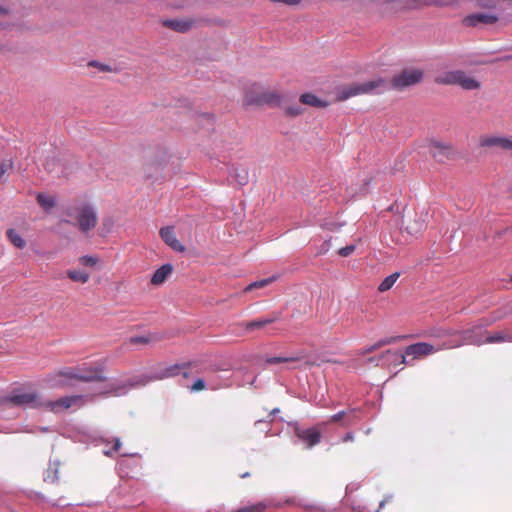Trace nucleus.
Masks as SVG:
<instances>
[{
	"label": "nucleus",
	"mask_w": 512,
	"mask_h": 512,
	"mask_svg": "<svg viewBox=\"0 0 512 512\" xmlns=\"http://www.w3.org/2000/svg\"><path fill=\"white\" fill-rule=\"evenodd\" d=\"M9 13V9L0 5V15H7Z\"/></svg>",
	"instance_id": "3c124183"
},
{
	"label": "nucleus",
	"mask_w": 512,
	"mask_h": 512,
	"mask_svg": "<svg viewBox=\"0 0 512 512\" xmlns=\"http://www.w3.org/2000/svg\"><path fill=\"white\" fill-rule=\"evenodd\" d=\"M511 282H512V275H511Z\"/></svg>",
	"instance_id": "bf43d9fd"
},
{
	"label": "nucleus",
	"mask_w": 512,
	"mask_h": 512,
	"mask_svg": "<svg viewBox=\"0 0 512 512\" xmlns=\"http://www.w3.org/2000/svg\"><path fill=\"white\" fill-rule=\"evenodd\" d=\"M355 249H356V246L354 244L347 245L343 248H340L338 250V254L342 257H348L355 251Z\"/></svg>",
	"instance_id": "37998d69"
},
{
	"label": "nucleus",
	"mask_w": 512,
	"mask_h": 512,
	"mask_svg": "<svg viewBox=\"0 0 512 512\" xmlns=\"http://www.w3.org/2000/svg\"><path fill=\"white\" fill-rule=\"evenodd\" d=\"M53 386L64 387L70 385V380L79 381L78 367H67L58 370L49 376Z\"/></svg>",
	"instance_id": "ddd939ff"
},
{
	"label": "nucleus",
	"mask_w": 512,
	"mask_h": 512,
	"mask_svg": "<svg viewBox=\"0 0 512 512\" xmlns=\"http://www.w3.org/2000/svg\"><path fill=\"white\" fill-rule=\"evenodd\" d=\"M78 373L79 381L81 382H104L107 380L104 375L103 364H83L82 366H78Z\"/></svg>",
	"instance_id": "9d476101"
},
{
	"label": "nucleus",
	"mask_w": 512,
	"mask_h": 512,
	"mask_svg": "<svg viewBox=\"0 0 512 512\" xmlns=\"http://www.w3.org/2000/svg\"><path fill=\"white\" fill-rule=\"evenodd\" d=\"M259 88V84L250 85L244 95V104L245 105H269V106H279L281 104V95L274 90L264 91L259 95H254V90Z\"/></svg>",
	"instance_id": "423d86ee"
},
{
	"label": "nucleus",
	"mask_w": 512,
	"mask_h": 512,
	"mask_svg": "<svg viewBox=\"0 0 512 512\" xmlns=\"http://www.w3.org/2000/svg\"><path fill=\"white\" fill-rule=\"evenodd\" d=\"M85 404V397L83 395H71L59 398L57 400L43 401V407L45 410L53 412L55 414L70 408H80Z\"/></svg>",
	"instance_id": "6e6552de"
},
{
	"label": "nucleus",
	"mask_w": 512,
	"mask_h": 512,
	"mask_svg": "<svg viewBox=\"0 0 512 512\" xmlns=\"http://www.w3.org/2000/svg\"><path fill=\"white\" fill-rule=\"evenodd\" d=\"M45 170L55 176L66 175V166L61 158L57 156L48 157L44 164Z\"/></svg>",
	"instance_id": "4be33fe9"
},
{
	"label": "nucleus",
	"mask_w": 512,
	"mask_h": 512,
	"mask_svg": "<svg viewBox=\"0 0 512 512\" xmlns=\"http://www.w3.org/2000/svg\"><path fill=\"white\" fill-rule=\"evenodd\" d=\"M384 13H397L422 9L427 6L445 7L450 3L444 0H374Z\"/></svg>",
	"instance_id": "f257e3e1"
},
{
	"label": "nucleus",
	"mask_w": 512,
	"mask_h": 512,
	"mask_svg": "<svg viewBox=\"0 0 512 512\" xmlns=\"http://www.w3.org/2000/svg\"><path fill=\"white\" fill-rule=\"evenodd\" d=\"M67 276L72 281L79 282V283H82V284L88 282V280L90 278L88 273L83 272V271H79V270H68L67 271Z\"/></svg>",
	"instance_id": "2f4dec72"
},
{
	"label": "nucleus",
	"mask_w": 512,
	"mask_h": 512,
	"mask_svg": "<svg viewBox=\"0 0 512 512\" xmlns=\"http://www.w3.org/2000/svg\"><path fill=\"white\" fill-rule=\"evenodd\" d=\"M397 339H398V337H388V338L380 339L379 341H377L376 343H374L372 345L358 349L355 352V354L357 356H365L367 354H370V353L382 348L383 346L395 343L397 341Z\"/></svg>",
	"instance_id": "a878e982"
},
{
	"label": "nucleus",
	"mask_w": 512,
	"mask_h": 512,
	"mask_svg": "<svg viewBox=\"0 0 512 512\" xmlns=\"http://www.w3.org/2000/svg\"><path fill=\"white\" fill-rule=\"evenodd\" d=\"M308 354L305 351H299L289 357H270L266 360L268 364H279V363H287V362H298L305 360V365L308 367H312L316 365L315 361H311L307 359Z\"/></svg>",
	"instance_id": "aec40b11"
},
{
	"label": "nucleus",
	"mask_w": 512,
	"mask_h": 512,
	"mask_svg": "<svg viewBox=\"0 0 512 512\" xmlns=\"http://www.w3.org/2000/svg\"><path fill=\"white\" fill-rule=\"evenodd\" d=\"M502 332H495L491 335H488L484 340V343H501L503 342Z\"/></svg>",
	"instance_id": "ea45409f"
},
{
	"label": "nucleus",
	"mask_w": 512,
	"mask_h": 512,
	"mask_svg": "<svg viewBox=\"0 0 512 512\" xmlns=\"http://www.w3.org/2000/svg\"><path fill=\"white\" fill-rule=\"evenodd\" d=\"M385 504H386V500H382V501L380 502V504H379V508H380V509H381V508H383Z\"/></svg>",
	"instance_id": "6e6d98bb"
},
{
	"label": "nucleus",
	"mask_w": 512,
	"mask_h": 512,
	"mask_svg": "<svg viewBox=\"0 0 512 512\" xmlns=\"http://www.w3.org/2000/svg\"><path fill=\"white\" fill-rule=\"evenodd\" d=\"M434 81L439 85H458L464 90H477L481 87L479 81L463 70L440 72L435 76Z\"/></svg>",
	"instance_id": "20e7f679"
},
{
	"label": "nucleus",
	"mask_w": 512,
	"mask_h": 512,
	"mask_svg": "<svg viewBox=\"0 0 512 512\" xmlns=\"http://www.w3.org/2000/svg\"><path fill=\"white\" fill-rule=\"evenodd\" d=\"M180 374H182V376L184 378H188L189 377V372L187 371V369L186 370H182Z\"/></svg>",
	"instance_id": "5fc2aeb1"
},
{
	"label": "nucleus",
	"mask_w": 512,
	"mask_h": 512,
	"mask_svg": "<svg viewBox=\"0 0 512 512\" xmlns=\"http://www.w3.org/2000/svg\"><path fill=\"white\" fill-rule=\"evenodd\" d=\"M37 202L45 210H49L55 206V199L44 193L37 194Z\"/></svg>",
	"instance_id": "473e14b6"
},
{
	"label": "nucleus",
	"mask_w": 512,
	"mask_h": 512,
	"mask_svg": "<svg viewBox=\"0 0 512 512\" xmlns=\"http://www.w3.org/2000/svg\"><path fill=\"white\" fill-rule=\"evenodd\" d=\"M296 436L306 443L308 448H311L318 444L321 439V434L316 428L300 429L295 430Z\"/></svg>",
	"instance_id": "6ab92c4d"
},
{
	"label": "nucleus",
	"mask_w": 512,
	"mask_h": 512,
	"mask_svg": "<svg viewBox=\"0 0 512 512\" xmlns=\"http://www.w3.org/2000/svg\"><path fill=\"white\" fill-rule=\"evenodd\" d=\"M67 214L75 219L76 225L82 233H88L94 229L98 223L97 211L90 204L84 203L75 206L70 209Z\"/></svg>",
	"instance_id": "39448f33"
},
{
	"label": "nucleus",
	"mask_w": 512,
	"mask_h": 512,
	"mask_svg": "<svg viewBox=\"0 0 512 512\" xmlns=\"http://www.w3.org/2000/svg\"><path fill=\"white\" fill-rule=\"evenodd\" d=\"M206 388V385H205V382L203 379H197L193 385L191 386L190 390L192 392H199V391H202Z\"/></svg>",
	"instance_id": "c03bdc74"
},
{
	"label": "nucleus",
	"mask_w": 512,
	"mask_h": 512,
	"mask_svg": "<svg viewBox=\"0 0 512 512\" xmlns=\"http://www.w3.org/2000/svg\"><path fill=\"white\" fill-rule=\"evenodd\" d=\"M399 277H400L399 272H394L391 275L387 276L379 284L378 291L383 293V292L390 290L393 287V285L396 283V281L398 280Z\"/></svg>",
	"instance_id": "c756f323"
},
{
	"label": "nucleus",
	"mask_w": 512,
	"mask_h": 512,
	"mask_svg": "<svg viewBox=\"0 0 512 512\" xmlns=\"http://www.w3.org/2000/svg\"><path fill=\"white\" fill-rule=\"evenodd\" d=\"M273 3H282L287 6H297L301 3V0H270Z\"/></svg>",
	"instance_id": "49530a36"
},
{
	"label": "nucleus",
	"mask_w": 512,
	"mask_h": 512,
	"mask_svg": "<svg viewBox=\"0 0 512 512\" xmlns=\"http://www.w3.org/2000/svg\"><path fill=\"white\" fill-rule=\"evenodd\" d=\"M163 25L174 31L185 33L193 26V21L189 19H172L163 21Z\"/></svg>",
	"instance_id": "393cba45"
},
{
	"label": "nucleus",
	"mask_w": 512,
	"mask_h": 512,
	"mask_svg": "<svg viewBox=\"0 0 512 512\" xmlns=\"http://www.w3.org/2000/svg\"><path fill=\"white\" fill-rule=\"evenodd\" d=\"M498 19L495 14L473 13L464 17L462 22L466 27H476L478 25H493Z\"/></svg>",
	"instance_id": "4468645a"
},
{
	"label": "nucleus",
	"mask_w": 512,
	"mask_h": 512,
	"mask_svg": "<svg viewBox=\"0 0 512 512\" xmlns=\"http://www.w3.org/2000/svg\"><path fill=\"white\" fill-rule=\"evenodd\" d=\"M424 71L419 68H407L393 76L391 87L396 90H403L407 87L416 85L423 80Z\"/></svg>",
	"instance_id": "0eeeda50"
},
{
	"label": "nucleus",
	"mask_w": 512,
	"mask_h": 512,
	"mask_svg": "<svg viewBox=\"0 0 512 512\" xmlns=\"http://www.w3.org/2000/svg\"><path fill=\"white\" fill-rule=\"evenodd\" d=\"M441 347H434L433 345L426 342H419L415 344H411L406 347L405 355L413 356L414 358H419L423 356L430 355L434 352L441 350Z\"/></svg>",
	"instance_id": "dca6fc26"
},
{
	"label": "nucleus",
	"mask_w": 512,
	"mask_h": 512,
	"mask_svg": "<svg viewBox=\"0 0 512 512\" xmlns=\"http://www.w3.org/2000/svg\"><path fill=\"white\" fill-rule=\"evenodd\" d=\"M284 112L289 117H296L304 113V109L300 105H292L285 107Z\"/></svg>",
	"instance_id": "58836bf2"
},
{
	"label": "nucleus",
	"mask_w": 512,
	"mask_h": 512,
	"mask_svg": "<svg viewBox=\"0 0 512 512\" xmlns=\"http://www.w3.org/2000/svg\"><path fill=\"white\" fill-rule=\"evenodd\" d=\"M6 235L15 247L23 249L26 246V241L14 229H8Z\"/></svg>",
	"instance_id": "7c9ffc66"
},
{
	"label": "nucleus",
	"mask_w": 512,
	"mask_h": 512,
	"mask_svg": "<svg viewBox=\"0 0 512 512\" xmlns=\"http://www.w3.org/2000/svg\"><path fill=\"white\" fill-rule=\"evenodd\" d=\"M280 318H281V314L280 313H274L270 317H266V318H262V319H257V320L246 322L244 324V327H245L246 331L250 332V331H253L255 329H261V328L265 327L266 325L272 324V323L280 320Z\"/></svg>",
	"instance_id": "b1692460"
},
{
	"label": "nucleus",
	"mask_w": 512,
	"mask_h": 512,
	"mask_svg": "<svg viewBox=\"0 0 512 512\" xmlns=\"http://www.w3.org/2000/svg\"><path fill=\"white\" fill-rule=\"evenodd\" d=\"M79 262L80 264L84 265V266H95L98 262L97 258L93 257V256H82L79 258Z\"/></svg>",
	"instance_id": "a19ab883"
},
{
	"label": "nucleus",
	"mask_w": 512,
	"mask_h": 512,
	"mask_svg": "<svg viewBox=\"0 0 512 512\" xmlns=\"http://www.w3.org/2000/svg\"><path fill=\"white\" fill-rule=\"evenodd\" d=\"M381 367L390 368L404 365L406 363V355L398 351L386 350L380 354Z\"/></svg>",
	"instance_id": "f3484780"
},
{
	"label": "nucleus",
	"mask_w": 512,
	"mask_h": 512,
	"mask_svg": "<svg viewBox=\"0 0 512 512\" xmlns=\"http://www.w3.org/2000/svg\"><path fill=\"white\" fill-rule=\"evenodd\" d=\"M249 475H250V474H249L248 472H246V473L241 474V475H240V477H241V478H245V477H248Z\"/></svg>",
	"instance_id": "4d7b16f0"
},
{
	"label": "nucleus",
	"mask_w": 512,
	"mask_h": 512,
	"mask_svg": "<svg viewBox=\"0 0 512 512\" xmlns=\"http://www.w3.org/2000/svg\"><path fill=\"white\" fill-rule=\"evenodd\" d=\"M387 87V82L383 78H377L363 83H352L338 90L337 100L345 101L351 97L363 94H376Z\"/></svg>",
	"instance_id": "7ed1b4c3"
},
{
	"label": "nucleus",
	"mask_w": 512,
	"mask_h": 512,
	"mask_svg": "<svg viewBox=\"0 0 512 512\" xmlns=\"http://www.w3.org/2000/svg\"><path fill=\"white\" fill-rule=\"evenodd\" d=\"M263 92H264V90H263V89H262V87L259 85V88H258V89H256V90H254V95L256 96V95H259V94H261V93H263Z\"/></svg>",
	"instance_id": "864d4df0"
},
{
	"label": "nucleus",
	"mask_w": 512,
	"mask_h": 512,
	"mask_svg": "<svg viewBox=\"0 0 512 512\" xmlns=\"http://www.w3.org/2000/svg\"><path fill=\"white\" fill-rule=\"evenodd\" d=\"M155 380H157V379L154 378V374H152V375H140V376H136V377H133V378L129 379L127 381V383L123 384L122 386H118V387H114L113 386L111 388V391L117 393L119 390L125 389L127 386L131 387V388L143 387V386L147 385L149 382H152V381H155Z\"/></svg>",
	"instance_id": "5701e85b"
},
{
	"label": "nucleus",
	"mask_w": 512,
	"mask_h": 512,
	"mask_svg": "<svg viewBox=\"0 0 512 512\" xmlns=\"http://www.w3.org/2000/svg\"><path fill=\"white\" fill-rule=\"evenodd\" d=\"M479 146L482 148H499L504 151H512V138L496 135H482L479 138Z\"/></svg>",
	"instance_id": "9b49d317"
},
{
	"label": "nucleus",
	"mask_w": 512,
	"mask_h": 512,
	"mask_svg": "<svg viewBox=\"0 0 512 512\" xmlns=\"http://www.w3.org/2000/svg\"><path fill=\"white\" fill-rule=\"evenodd\" d=\"M166 162V157L164 156L160 160L157 159H149L144 164V174L146 177L150 178L153 176L154 172L161 171Z\"/></svg>",
	"instance_id": "c85d7f7f"
},
{
	"label": "nucleus",
	"mask_w": 512,
	"mask_h": 512,
	"mask_svg": "<svg viewBox=\"0 0 512 512\" xmlns=\"http://www.w3.org/2000/svg\"><path fill=\"white\" fill-rule=\"evenodd\" d=\"M120 447H121V443H120V441L117 439V440L115 441V443H114V447H113V449H114L115 451H119Z\"/></svg>",
	"instance_id": "603ef678"
},
{
	"label": "nucleus",
	"mask_w": 512,
	"mask_h": 512,
	"mask_svg": "<svg viewBox=\"0 0 512 512\" xmlns=\"http://www.w3.org/2000/svg\"><path fill=\"white\" fill-rule=\"evenodd\" d=\"M173 267L171 264H164L158 268L151 277V283L153 285L163 284L168 276L172 273Z\"/></svg>",
	"instance_id": "bb28decb"
},
{
	"label": "nucleus",
	"mask_w": 512,
	"mask_h": 512,
	"mask_svg": "<svg viewBox=\"0 0 512 512\" xmlns=\"http://www.w3.org/2000/svg\"><path fill=\"white\" fill-rule=\"evenodd\" d=\"M480 5H481L482 7H486V6H488V4H484V3H480Z\"/></svg>",
	"instance_id": "13d9d810"
},
{
	"label": "nucleus",
	"mask_w": 512,
	"mask_h": 512,
	"mask_svg": "<svg viewBox=\"0 0 512 512\" xmlns=\"http://www.w3.org/2000/svg\"><path fill=\"white\" fill-rule=\"evenodd\" d=\"M266 505L264 503H256L236 510L235 512H264Z\"/></svg>",
	"instance_id": "4c0bfd02"
},
{
	"label": "nucleus",
	"mask_w": 512,
	"mask_h": 512,
	"mask_svg": "<svg viewBox=\"0 0 512 512\" xmlns=\"http://www.w3.org/2000/svg\"><path fill=\"white\" fill-rule=\"evenodd\" d=\"M237 177H238L237 181L241 185H245L247 183V181H248V174H247L246 171H243V174L242 175H238Z\"/></svg>",
	"instance_id": "de8ad7c7"
},
{
	"label": "nucleus",
	"mask_w": 512,
	"mask_h": 512,
	"mask_svg": "<svg viewBox=\"0 0 512 512\" xmlns=\"http://www.w3.org/2000/svg\"><path fill=\"white\" fill-rule=\"evenodd\" d=\"M274 280H275V277H270V278L262 279V280H259V281H255V282L249 284L244 289V292H250V291H252L254 289L264 288L267 285H269L270 283H272Z\"/></svg>",
	"instance_id": "f704fd0d"
},
{
	"label": "nucleus",
	"mask_w": 512,
	"mask_h": 512,
	"mask_svg": "<svg viewBox=\"0 0 512 512\" xmlns=\"http://www.w3.org/2000/svg\"><path fill=\"white\" fill-rule=\"evenodd\" d=\"M88 65L91 67L98 68L101 72H112L113 71L109 65H106V64H103V63H100L97 61H90L88 63Z\"/></svg>",
	"instance_id": "79ce46f5"
},
{
	"label": "nucleus",
	"mask_w": 512,
	"mask_h": 512,
	"mask_svg": "<svg viewBox=\"0 0 512 512\" xmlns=\"http://www.w3.org/2000/svg\"><path fill=\"white\" fill-rule=\"evenodd\" d=\"M354 439V435L352 433H347L344 437H343V441L344 442H347V441H352Z\"/></svg>",
	"instance_id": "8fccbe9b"
},
{
	"label": "nucleus",
	"mask_w": 512,
	"mask_h": 512,
	"mask_svg": "<svg viewBox=\"0 0 512 512\" xmlns=\"http://www.w3.org/2000/svg\"><path fill=\"white\" fill-rule=\"evenodd\" d=\"M453 152V147L449 143L431 141L429 144V153L439 162L449 159L453 155Z\"/></svg>",
	"instance_id": "2eb2a0df"
},
{
	"label": "nucleus",
	"mask_w": 512,
	"mask_h": 512,
	"mask_svg": "<svg viewBox=\"0 0 512 512\" xmlns=\"http://www.w3.org/2000/svg\"><path fill=\"white\" fill-rule=\"evenodd\" d=\"M8 401L16 406H29L32 408H42L43 400L36 392H21L9 397Z\"/></svg>",
	"instance_id": "f8f14e48"
},
{
	"label": "nucleus",
	"mask_w": 512,
	"mask_h": 512,
	"mask_svg": "<svg viewBox=\"0 0 512 512\" xmlns=\"http://www.w3.org/2000/svg\"><path fill=\"white\" fill-rule=\"evenodd\" d=\"M194 364V362H185L182 364L171 365L155 373L154 378L157 380H163L165 378L175 377L179 375L182 370L189 369L194 366Z\"/></svg>",
	"instance_id": "412c9836"
},
{
	"label": "nucleus",
	"mask_w": 512,
	"mask_h": 512,
	"mask_svg": "<svg viewBox=\"0 0 512 512\" xmlns=\"http://www.w3.org/2000/svg\"><path fill=\"white\" fill-rule=\"evenodd\" d=\"M346 416H348V424H351L356 419L355 410H350L349 412L340 411L331 417V421L337 422V421L344 419Z\"/></svg>",
	"instance_id": "c9c22d12"
},
{
	"label": "nucleus",
	"mask_w": 512,
	"mask_h": 512,
	"mask_svg": "<svg viewBox=\"0 0 512 512\" xmlns=\"http://www.w3.org/2000/svg\"><path fill=\"white\" fill-rule=\"evenodd\" d=\"M428 213L425 211H407L403 216V226L405 231L416 236L426 229Z\"/></svg>",
	"instance_id": "1a4fd4ad"
},
{
	"label": "nucleus",
	"mask_w": 512,
	"mask_h": 512,
	"mask_svg": "<svg viewBox=\"0 0 512 512\" xmlns=\"http://www.w3.org/2000/svg\"><path fill=\"white\" fill-rule=\"evenodd\" d=\"M159 234L161 239L174 251H185V247L177 239L176 234L174 232V228L172 226H166L161 228Z\"/></svg>",
	"instance_id": "a211bd4d"
},
{
	"label": "nucleus",
	"mask_w": 512,
	"mask_h": 512,
	"mask_svg": "<svg viewBox=\"0 0 512 512\" xmlns=\"http://www.w3.org/2000/svg\"><path fill=\"white\" fill-rule=\"evenodd\" d=\"M503 342H512V331L502 332Z\"/></svg>",
	"instance_id": "09e8293b"
},
{
	"label": "nucleus",
	"mask_w": 512,
	"mask_h": 512,
	"mask_svg": "<svg viewBox=\"0 0 512 512\" xmlns=\"http://www.w3.org/2000/svg\"><path fill=\"white\" fill-rule=\"evenodd\" d=\"M299 100L301 104L315 108H326L329 105L327 101L320 99L313 93H303Z\"/></svg>",
	"instance_id": "cd10ccee"
},
{
	"label": "nucleus",
	"mask_w": 512,
	"mask_h": 512,
	"mask_svg": "<svg viewBox=\"0 0 512 512\" xmlns=\"http://www.w3.org/2000/svg\"><path fill=\"white\" fill-rule=\"evenodd\" d=\"M153 340H155V338L152 336H132L127 340V342L130 345H147Z\"/></svg>",
	"instance_id": "e433bc0d"
},
{
	"label": "nucleus",
	"mask_w": 512,
	"mask_h": 512,
	"mask_svg": "<svg viewBox=\"0 0 512 512\" xmlns=\"http://www.w3.org/2000/svg\"><path fill=\"white\" fill-rule=\"evenodd\" d=\"M13 168V161L11 159L3 160L0 162V182H5L8 177V173Z\"/></svg>",
	"instance_id": "72a5a7b5"
},
{
	"label": "nucleus",
	"mask_w": 512,
	"mask_h": 512,
	"mask_svg": "<svg viewBox=\"0 0 512 512\" xmlns=\"http://www.w3.org/2000/svg\"><path fill=\"white\" fill-rule=\"evenodd\" d=\"M490 323L487 320L481 319L479 323L472 328L462 331H442L437 334L438 337L443 335H451L455 339L445 346L446 348L459 347L462 345H482L484 340L482 338V328L488 326Z\"/></svg>",
	"instance_id": "f03ea898"
},
{
	"label": "nucleus",
	"mask_w": 512,
	"mask_h": 512,
	"mask_svg": "<svg viewBox=\"0 0 512 512\" xmlns=\"http://www.w3.org/2000/svg\"><path fill=\"white\" fill-rule=\"evenodd\" d=\"M365 364H370V365H373L374 367H378V366H381V358H380V355L379 356H373V357H369L365 360Z\"/></svg>",
	"instance_id": "a18cd8bd"
}]
</instances>
